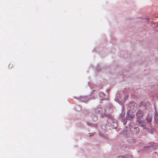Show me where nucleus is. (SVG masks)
Segmentation results:
<instances>
[{
  "instance_id": "423d86ee",
  "label": "nucleus",
  "mask_w": 158,
  "mask_h": 158,
  "mask_svg": "<svg viewBox=\"0 0 158 158\" xmlns=\"http://www.w3.org/2000/svg\"><path fill=\"white\" fill-rule=\"evenodd\" d=\"M122 120L123 121V124L124 125H125L127 123V120H123V118H122Z\"/></svg>"
},
{
  "instance_id": "7ed1b4c3",
  "label": "nucleus",
  "mask_w": 158,
  "mask_h": 158,
  "mask_svg": "<svg viewBox=\"0 0 158 158\" xmlns=\"http://www.w3.org/2000/svg\"><path fill=\"white\" fill-rule=\"evenodd\" d=\"M130 131H132V133L136 134L139 132V128L138 127H134L133 128H131L130 129Z\"/></svg>"
},
{
  "instance_id": "9b49d317",
  "label": "nucleus",
  "mask_w": 158,
  "mask_h": 158,
  "mask_svg": "<svg viewBox=\"0 0 158 158\" xmlns=\"http://www.w3.org/2000/svg\"><path fill=\"white\" fill-rule=\"evenodd\" d=\"M97 117H96L95 120H97Z\"/></svg>"
},
{
  "instance_id": "ddd939ff",
  "label": "nucleus",
  "mask_w": 158,
  "mask_h": 158,
  "mask_svg": "<svg viewBox=\"0 0 158 158\" xmlns=\"http://www.w3.org/2000/svg\"><path fill=\"white\" fill-rule=\"evenodd\" d=\"M157 115L156 114V116L155 117H157Z\"/></svg>"
},
{
  "instance_id": "4468645a",
  "label": "nucleus",
  "mask_w": 158,
  "mask_h": 158,
  "mask_svg": "<svg viewBox=\"0 0 158 158\" xmlns=\"http://www.w3.org/2000/svg\"><path fill=\"white\" fill-rule=\"evenodd\" d=\"M154 146V145H152V146H151V147H153V146Z\"/></svg>"
},
{
  "instance_id": "6e6552de",
  "label": "nucleus",
  "mask_w": 158,
  "mask_h": 158,
  "mask_svg": "<svg viewBox=\"0 0 158 158\" xmlns=\"http://www.w3.org/2000/svg\"><path fill=\"white\" fill-rule=\"evenodd\" d=\"M149 148H150V147L149 146H147L145 147V149H147V148L148 149Z\"/></svg>"
},
{
  "instance_id": "39448f33",
  "label": "nucleus",
  "mask_w": 158,
  "mask_h": 158,
  "mask_svg": "<svg viewBox=\"0 0 158 158\" xmlns=\"http://www.w3.org/2000/svg\"><path fill=\"white\" fill-rule=\"evenodd\" d=\"M125 115V112L122 110L121 114H120V116L121 117H123Z\"/></svg>"
},
{
  "instance_id": "0eeeda50",
  "label": "nucleus",
  "mask_w": 158,
  "mask_h": 158,
  "mask_svg": "<svg viewBox=\"0 0 158 158\" xmlns=\"http://www.w3.org/2000/svg\"><path fill=\"white\" fill-rule=\"evenodd\" d=\"M156 116V114H155V116H154V118H155V120L156 121H158V118L156 117H155Z\"/></svg>"
},
{
  "instance_id": "20e7f679",
  "label": "nucleus",
  "mask_w": 158,
  "mask_h": 158,
  "mask_svg": "<svg viewBox=\"0 0 158 158\" xmlns=\"http://www.w3.org/2000/svg\"><path fill=\"white\" fill-rule=\"evenodd\" d=\"M152 118L151 116H148L146 119L147 121H148L147 122L149 123L151 122L152 120Z\"/></svg>"
},
{
  "instance_id": "f8f14e48",
  "label": "nucleus",
  "mask_w": 158,
  "mask_h": 158,
  "mask_svg": "<svg viewBox=\"0 0 158 158\" xmlns=\"http://www.w3.org/2000/svg\"><path fill=\"white\" fill-rule=\"evenodd\" d=\"M143 127V128H145V126H144V127Z\"/></svg>"
},
{
  "instance_id": "9d476101",
  "label": "nucleus",
  "mask_w": 158,
  "mask_h": 158,
  "mask_svg": "<svg viewBox=\"0 0 158 158\" xmlns=\"http://www.w3.org/2000/svg\"><path fill=\"white\" fill-rule=\"evenodd\" d=\"M128 96H125V98H128Z\"/></svg>"
},
{
  "instance_id": "1a4fd4ad",
  "label": "nucleus",
  "mask_w": 158,
  "mask_h": 158,
  "mask_svg": "<svg viewBox=\"0 0 158 158\" xmlns=\"http://www.w3.org/2000/svg\"><path fill=\"white\" fill-rule=\"evenodd\" d=\"M123 157V156H121L119 157V158H122Z\"/></svg>"
},
{
  "instance_id": "f03ea898",
  "label": "nucleus",
  "mask_w": 158,
  "mask_h": 158,
  "mask_svg": "<svg viewBox=\"0 0 158 158\" xmlns=\"http://www.w3.org/2000/svg\"><path fill=\"white\" fill-rule=\"evenodd\" d=\"M134 116V115L129 111L127 113V119L128 120H131L132 118H133Z\"/></svg>"
},
{
  "instance_id": "2eb2a0df",
  "label": "nucleus",
  "mask_w": 158,
  "mask_h": 158,
  "mask_svg": "<svg viewBox=\"0 0 158 158\" xmlns=\"http://www.w3.org/2000/svg\"><path fill=\"white\" fill-rule=\"evenodd\" d=\"M99 109H101H101L100 108H99Z\"/></svg>"
},
{
  "instance_id": "f257e3e1",
  "label": "nucleus",
  "mask_w": 158,
  "mask_h": 158,
  "mask_svg": "<svg viewBox=\"0 0 158 158\" xmlns=\"http://www.w3.org/2000/svg\"><path fill=\"white\" fill-rule=\"evenodd\" d=\"M137 118L139 119H141L143 116V112L140 110H138L136 113Z\"/></svg>"
}]
</instances>
